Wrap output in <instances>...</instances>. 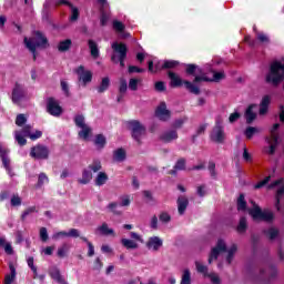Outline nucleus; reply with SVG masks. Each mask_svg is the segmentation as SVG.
<instances>
[{
	"instance_id": "1",
	"label": "nucleus",
	"mask_w": 284,
	"mask_h": 284,
	"mask_svg": "<svg viewBox=\"0 0 284 284\" xmlns=\"http://www.w3.org/2000/svg\"><path fill=\"white\" fill-rule=\"evenodd\" d=\"M186 73L193 75L195 74L193 83L190 81H184V87L186 90H189V92H191V94H201V89L196 84L201 83L202 81L219 83V81L225 79V72H216L211 65L201 69L197 65L189 64L186 68Z\"/></svg>"
},
{
	"instance_id": "2",
	"label": "nucleus",
	"mask_w": 284,
	"mask_h": 284,
	"mask_svg": "<svg viewBox=\"0 0 284 284\" xmlns=\"http://www.w3.org/2000/svg\"><path fill=\"white\" fill-rule=\"evenodd\" d=\"M24 45L32 52L33 59H37V48H45L48 38L43 33L36 31L31 38H24Z\"/></svg>"
},
{
	"instance_id": "3",
	"label": "nucleus",
	"mask_w": 284,
	"mask_h": 284,
	"mask_svg": "<svg viewBox=\"0 0 284 284\" xmlns=\"http://www.w3.org/2000/svg\"><path fill=\"white\" fill-rule=\"evenodd\" d=\"M42 135L43 132L41 131L32 133V126L30 125H26L21 131L14 132V139L19 145H26V143H28L26 140L27 136L31 139V141H37V139H41Z\"/></svg>"
},
{
	"instance_id": "4",
	"label": "nucleus",
	"mask_w": 284,
	"mask_h": 284,
	"mask_svg": "<svg viewBox=\"0 0 284 284\" xmlns=\"http://www.w3.org/2000/svg\"><path fill=\"white\" fill-rule=\"evenodd\" d=\"M253 207L248 210V214L253 221H265L270 223L274 220V213L271 210H261L254 201H251Z\"/></svg>"
},
{
	"instance_id": "5",
	"label": "nucleus",
	"mask_w": 284,
	"mask_h": 284,
	"mask_svg": "<svg viewBox=\"0 0 284 284\" xmlns=\"http://www.w3.org/2000/svg\"><path fill=\"white\" fill-rule=\"evenodd\" d=\"M112 49L114 51L112 61H114V63H120L121 68H124L125 58L128 57V47H125L123 43L113 42Z\"/></svg>"
},
{
	"instance_id": "6",
	"label": "nucleus",
	"mask_w": 284,
	"mask_h": 284,
	"mask_svg": "<svg viewBox=\"0 0 284 284\" xmlns=\"http://www.w3.org/2000/svg\"><path fill=\"white\" fill-rule=\"evenodd\" d=\"M268 190H276L275 193V207L281 212V203L284 201V179H280L268 185Z\"/></svg>"
},
{
	"instance_id": "7",
	"label": "nucleus",
	"mask_w": 284,
	"mask_h": 284,
	"mask_svg": "<svg viewBox=\"0 0 284 284\" xmlns=\"http://www.w3.org/2000/svg\"><path fill=\"white\" fill-rule=\"evenodd\" d=\"M154 63H156V58L149 61V72H159V70H170V69L176 68V65H179L178 61L165 60V61H159L155 64V69H154Z\"/></svg>"
},
{
	"instance_id": "8",
	"label": "nucleus",
	"mask_w": 284,
	"mask_h": 284,
	"mask_svg": "<svg viewBox=\"0 0 284 284\" xmlns=\"http://www.w3.org/2000/svg\"><path fill=\"white\" fill-rule=\"evenodd\" d=\"M211 140L214 143H224L225 141V131L223 130V120L221 118H217L215 121V126L211 132Z\"/></svg>"
},
{
	"instance_id": "9",
	"label": "nucleus",
	"mask_w": 284,
	"mask_h": 284,
	"mask_svg": "<svg viewBox=\"0 0 284 284\" xmlns=\"http://www.w3.org/2000/svg\"><path fill=\"white\" fill-rule=\"evenodd\" d=\"M278 128H281V124L275 123L271 129V136L266 138V142L270 145L266 150L267 154H274L276 152V145H278Z\"/></svg>"
},
{
	"instance_id": "10",
	"label": "nucleus",
	"mask_w": 284,
	"mask_h": 284,
	"mask_svg": "<svg viewBox=\"0 0 284 284\" xmlns=\"http://www.w3.org/2000/svg\"><path fill=\"white\" fill-rule=\"evenodd\" d=\"M101 170V162H94L89 165L88 169H84L82 172V178L79 180V183L82 185H88L90 181H92V172L97 173Z\"/></svg>"
},
{
	"instance_id": "11",
	"label": "nucleus",
	"mask_w": 284,
	"mask_h": 284,
	"mask_svg": "<svg viewBox=\"0 0 284 284\" xmlns=\"http://www.w3.org/2000/svg\"><path fill=\"white\" fill-rule=\"evenodd\" d=\"M129 129L132 132V136L135 141H141V136L145 134V126L141 122L134 120L129 122Z\"/></svg>"
},
{
	"instance_id": "12",
	"label": "nucleus",
	"mask_w": 284,
	"mask_h": 284,
	"mask_svg": "<svg viewBox=\"0 0 284 284\" xmlns=\"http://www.w3.org/2000/svg\"><path fill=\"white\" fill-rule=\"evenodd\" d=\"M47 112H49L51 116H61L63 109L61 105H59V102L54 100V98H49L47 100Z\"/></svg>"
},
{
	"instance_id": "13",
	"label": "nucleus",
	"mask_w": 284,
	"mask_h": 284,
	"mask_svg": "<svg viewBox=\"0 0 284 284\" xmlns=\"http://www.w3.org/2000/svg\"><path fill=\"white\" fill-rule=\"evenodd\" d=\"M195 267L200 274H203V276L210 278L212 284H221V278H219V275L216 273L209 274L207 266L201 264V262H196Z\"/></svg>"
},
{
	"instance_id": "14",
	"label": "nucleus",
	"mask_w": 284,
	"mask_h": 284,
	"mask_svg": "<svg viewBox=\"0 0 284 284\" xmlns=\"http://www.w3.org/2000/svg\"><path fill=\"white\" fill-rule=\"evenodd\" d=\"M223 252H227V246H225V242L223 240H219L215 247L212 248L211 255L209 257V263L212 261H216Z\"/></svg>"
},
{
	"instance_id": "15",
	"label": "nucleus",
	"mask_w": 284,
	"mask_h": 284,
	"mask_svg": "<svg viewBox=\"0 0 284 284\" xmlns=\"http://www.w3.org/2000/svg\"><path fill=\"white\" fill-rule=\"evenodd\" d=\"M50 151L44 145H37L31 149L30 156L32 159H48Z\"/></svg>"
},
{
	"instance_id": "16",
	"label": "nucleus",
	"mask_w": 284,
	"mask_h": 284,
	"mask_svg": "<svg viewBox=\"0 0 284 284\" xmlns=\"http://www.w3.org/2000/svg\"><path fill=\"white\" fill-rule=\"evenodd\" d=\"M75 73L79 77V81L83 83V85H88L92 81V71H85L83 65H80L75 69Z\"/></svg>"
},
{
	"instance_id": "17",
	"label": "nucleus",
	"mask_w": 284,
	"mask_h": 284,
	"mask_svg": "<svg viewBox=\"0 0 284 284\" xmlns=\"http://www.w3.org/2000/svg\"><path fill=\"white\" fill-rule=\"evenodd\" d=\"M146 247L150 250V252H159L161 247H163V240L159 236L150 237L146 242Z\"/></svg>"
},
{
	"instance_id": "18",
	"label": "nucleus",
	"mask_w": 284,
	"mask_h": 284,
	"mask_svg": "<svg viewBox=\"0 0 284 284\" xmlns=\"http://www.w3.org/2000/svg\"><path fill=\"white\" fill-rule=\"evenodd\" d=\"M155 116L160 119V121H168V119H170V110H168L165 102L160 103L155 110Z\"/></svg>"
},
{
	"instance_id": "19",
	"label": "nucleus",
	"mask_w": 284,
	"mask_h": 284,
	"mask_svg": "<svg viewBox=\"0 0 284 284\" xmlns=\"http://www.w3.org/2000/svg\"><path fill=\"white\" fill-rule=\"evenodd\" d=\"M26 97V91L23 90V85L16 83L12 91V101L13 103H19L21 99Z\"/></svg>"
},
{
	"instance_id": "20",
	"label": "nucleus",
	"mask_w": 284,
	"mask_h": 284,
	"mask_svg": "<svg viewBox=\"0 0 284 284\" xmlns=\"http://www.w3.org/2000/svg\"><path fill=\"white\" fill-rule=\"evenodd\" d=\"M270 103H272V95H264L260 103V114L262 116L267 114V110H270Z\"/></svg>"
},
{
	"instance_id": "21",
	"label": "nucleus",
	"mask_w": 284,
	"mask_h": 284,
	"mask_svg": "<svg viewBox=\"0 0 284 284\" xmlns=\"http://www.w3.org/2000/svg\"><path fill=\"white\" fill-rule=\"evenodd\" d=\"M128 205H130V196L129 195H123L122 197H121V203L119 204V203H111V204H109V210L111 211V212H114V213H116V207H119V206H121V207H128Z\"/></svg>"
},
{
	"instance_id": "22",
	"label": "nucleus",
	"mask_w": 284,
	"mask_h": 284,
	"mask_svg": "<svg viewBox=\"0 0 284 284\" xmlns=\"http://www.w3.org/2000/svg\"><path fill=\"white\" fill-rule=\"evenodd\" d=\"M98 3H100L101 10H102L100 23H101V26H106L108 20L110 19V16H108L103 10H108V8H109L108 1L106 0H98Z\"/></svg>"
},
{
	"instance_id": "23",
	"label": "nucleus",
	"mask_w": 284,
	"mask_h": 284,
	"mask_svg": "<svg viewBox=\"0 0 284 284\" xmlns=\"http://www.w3.org/2000/svg\"><path fill=\"white\" fill-rule=\"evenodd\" d=\"M49 274H50L51 278H53V281H55V283L67 284L65 280H63V276L61 275V271H59V268L57 266L51 267L49 271Z\"/></svg>"
},
{
	"instance_id": "24",
	"label": "nucleus",
	"mask_w": 284,
	"mask_h": 284,
	"mask_svg": "<svg viewBox=\"0 0 284 284\" xmlns=\"http://www.w3.org/2000/svg\"><path fill=\"white\" fill-rule=\"evenodd\" d=\"M160 139L164 143H170V141H174V140L179 139V134L176 133L175 130H171V131H166V132L162 133Z\"/></svg>"
},
{
	"instance_id": "25",
	"label": "nucleus",
	"mask_w": 284,
	"mask_h": 284,
	"mask_svg": "<svg viewBox=\"0 0 284 284\" xmlns=\"http://www.w3.org/2000/svg\"><path fill=\"white\" fill-rule=\"evenodd\" d=\"M8 149L0 145V156L2 159V165L10 172V158H8Z\"/></svg>"
},
{
	"instance_id": "26",
	"label": "nucleus",
	"mask_w": 284,
	"mask_h": 284,
	"mask_svg": "<svg viewBox=\"0 0 284 284\" xmlns=\"http://www.w3.org/2000/svg\"><path fill=\"white\" fill-rule=\"evenodd\" d=\"M169 79H171V87L172 88H181L183 83L185 84V81L181 80V77H179L176 73L170 71L169 72Z\"/></svg>"
},
{
	"instance_id": "27",
	"label": "nucleus",
	"mask_w": 284,
	"mask_h": 284,
	"mask_svg": "<svg viewBox=\"0 0 284 284\" xmlns=\"http://www.w3.org/2000/svg\"><path fill=\"white\" fill-rule=\"evenodd\" d=\"M256 108V104H252L246 109L245 112V119H246V123H252L254 121V119H256V112H254V109Z\"/></svg>"
},
{
	"instance_id": "28",
	"label": "nucleus",
	"mask_w": 284,
	"mask_h": 284,
	"mask_svg": "<svg viewBox=\"0 0 284 284\" xmlns=\"http://www.w3.org/2000/svg\"><path fill=\"white\" fill-rule=\"evenodd\" d=\"M189 201L186 197L180 196L178 199V210L179 214H185V210H187Z\"/></svg>"
},
{
	"instance_id": "29",
	"label": "nucleus",
	"mask_w": 284,
	"mask_h": 284,
	"mask_svg": "<svg viewBox=\"0 0 284 284\" xmlns=\"http://www.w3.org/2000/svg\"><path fill=\"white\" fill-rule=\"evenodd\" d=\"M61 3H63L64 6H69V8H71V21H77V19H79V9H77V7H73L72 3H70L68 0H61Z\"/></svg>"
},
{
	"instance_id": "30",
	"label": "nucleus",
	"mask_w": 284,
	"mask_h": 284,
	"mask_svg": "<svg viewBox=\"0 0 284 284\" xmlns=\"http://www.w3.org/2000/svg\"><path fill=\"white\" fill-rule=\"evenodd\" d=\"M121 243L126 250H136V247H139V243L133 240L122 239Z\"/></svg>"
},
{
	"instance_id": "31",
	"label": "nucleus",
	"mask_w": 284,
	"mask_h": 284,
	"mask_svg": "<svg viewBox=\"0 0 284 284\" xmlns=\"http://www.w3.org/2000/svg\"><path fill=\"white\" fill-rule=\"evenodd\" d=\"M260 132H261V129L255 126H248L244 131V136H246V139H252L254 135L258 134Z\"/></svg>"
},
{
	"instance_id": "32",
	"label": "nucleus",
	"mask_w": 284,
	"mask_h": 284,
	"mask_svg": "<svg viewBox=\"0 0 284 284\" xmlns=\"http://www.w3.org/2000/svg\"><path fill=\"white\" fill-rule=\"evenodd\" d=\"M97 232L102 234L103 236H110V234H114V230L108 227V224L103 223L98 227Z\"/></svg>"
},
{
	"instance_id": "33",
	"label": "nucleus",
	"mask_w": 284,
	"mask_h": 284,
	"mask_svg": "<svg viewBox=\"0 0 284 284\" xmlns=\"http://www.w3.org/2000/svg\"><path fill=\"white\" fill-rule=\"evenodd\" d=\"M237 210L239 212H245V210H247V202H245L244 194H240L237 199Z\"/></svg>"
},
{
	"instance_id": "34",
	"label": "nucleus",
	"mask_w": 284,
	"mask_h": 284,
	"mask_svg": "<svg viewBox=\"0 0 284 284\" xmlns=\"http://www.w3.org/2000/svg\"><path fill=\"white\" fill-rule=\"evenodd\" d=\"M106 182H108V174H105V172L98 173L95 178V185L98 186L105 185Z\"/></svg>"
},
{
	"instance_id": "35",
	"label": "nucleus",
	"mask_w": 284,
	"mask_h": 284,
	"mask_svg": "<svg viewBox=\"0 0 284 284\" xmlns=\"http://www.w3.org/2000/svg\"><path fill=\"white\" fill-rule=\"evenodd\" d=\"M110 88V78L105 77L102 79L100 85L98 87V92L101 94Z\"/></svg>"
},
{
	"instance_id": "36",
	"label": "nucleus",
	"mask_w": 284,
	"mask_h": 284,
	"mask_svg": "<svg viewBox=\"0 0 284 284\" xmlns=\"http://www.w3.org/2000/svg\"><path fill=\"white\" fill-rule=\"evenodd\" d=\"M89 48L91 51V57H93V59H98L99 57V45H97V42H94L93 40H89Z\"/></svg>"
},
{
	"instance_id": "37",
	"label": "nucleus",
	"mask_w": 284,
	"mask_h": 284,
	"mask_svg": "<svg viewBox=\"0 0 284 284\" xmlns=\"http://www.w3.org/2000/svg\"><path fill=\"white\" fill-rule=\"evenodd\" d=\"M72 45V40L70 39H67V40H63L59 43L58 45V50L60 52H65L67 50H70V47Z\"/></svg>"
},
{
	"instance_id": "38",
	"label": "nucleus",
	"mask_w": 284,
	"mask_h": 284,
	"mask_svg": "<svg viewBox=\"0 0 284 284\" xmlns=\"http://www.w3.org/2000/svg\"><path fill=\"white\" fill-rule=\"evenodd\" d=\"M113 159L114 161H119V162L125 161V150L123 149L115 150L113 153Z\"/></svg>"
},
{
	"instance_id": "39",
	"label": "nucleus",
	"mask_w": 284,
	"mask_h": 284,
	"mask_svg": "<svg viewBox=\"0 0 284 284\" xmlns=\"http://www.w3.org/2000/svg\"><path fill=\"white\" fill-rule=\"evenodd\" d=\"M10 275H6L4 284H12L17 276V270H14V266L10 265Z\"/></svg>"
},
{
	"instance_id": "40",
	"label": "nucleus",
	"mask_w": 284,
	"mask_h": 284,
	"mask_svg": "<svg viewBox=\"0 0 284 284\" xmlns=\"http://www.w3.org/2000/svg\"><path fill=\"white\" fill-rule=\"evenodd\" d=\"M81 131L79 132V136L80 139H83L84 141H87L88 136H90V132H92V130L90 129V126L84 125V126H80Z\"/></svg>"
},
{
	"instance_id": "41",
	"label": "nucleus",
	"mask_w": 284,
	"mask_h": 284,
	"mask_svg": "<svg viewBox=\"0 0 284 284\" xmlns=\"http://www.w3.org/2000/svg\"><path fill=\"white\" fill-rule=\"evenodd\" d=\"M113 30H115V32H119V34H123V31L125 30V24H123V22L119 20H114Z\"/></svg>"
},
{
	"instance_id": "42",
	"label": "nucleus",
	"mask_w": 284,
	"mask_h": 284,
	"mask_svg": "<svg viewBox=\"0 0 284 284\" xmlns=\"http://www.w3.org/2000/svg\"><path fill=\"white\" fill-rule=\"evenodd\" d=\"M181 284H192V275L190 270H184Z\"/></svg>"
},
{
	"instance_id": "43",
	"label": "nucleus",
	"mask_w": 284,
	"mask_h": 284,
	"mask_svg": "<svg viewBox=\"0 0 284 284\" xmlns=\"http://www.w3.org/2000/svg\"><path fill=\"white\" fill-rule=\"evenodd\" d=\"M234 254H236V246L233 244L229 250H227V256H226V263L230 265L232 263V258H234Z\"/></svg>"
},
{
	"instance_id": "44",
	"label": "nucleus",
	"mask_w": 284,
	"mask_h": 284,
	"mask_svg": "<svg viewBox=\"0 0 284 284\" xmlns=\"http://www.w3.org/2000/svg\"><path fill=\"white\" fill-rule=\"evenodd\" d=\"M245 230H247V220L245 217H241L240 223L237 225V232L240 234H243V232H245Z\"/></svg>"
},
{
	"instance_id": "45",
	"label": "nucleus",
	"mask_w": 284,
	"mask_h": 284,
	"mask_svg": "<svg viewBox=\"0 0 284 284\" xmlns=\"http://www.w3.org/2000/svg\"><path fill=\"white\" fill-rule=\"evenodd\" d=\"M27 263L30 270L33 272V278H37L39 273L37 272V266H34V257H28Z\"/></svg>"
},
{
	"instance_id": "46",
	"label": "nucleus",
	"mask_w": 284,
	"mask_h": 284,
	"mask_svg": "<svg viewBox=\"0 0 284 284\" xmlns=\"http://www.w3.org/2000/svg\"><path fill=\"white\" fill-rule=\"evenodd\" d=\"M69 250L70 246H68V244H63L61 247L58 248V256L60 258H64V256H68Z\"/></svg>"
},
{
	"instance_id": "47",
	"label": "nucleus",
	"mask_w": 284,
	"mask_h": 284,
	"mask_svg": "<svg viewBox=\"0 0 284 284\" xmlns=\"http://www.w3.org/2000/svg\"><path fill=\"white\" fill-rule=\"evenodd\" d=\"M266 236L271 240L274 241V239H276V236H278V230L271 227L267 231H265Z\"/></svg>"
},
{
	"instance_id": "48",
	"label": "nucleus",
	"mask_w": 284,
	"mask_h": 284,
	"mask_svg": "<svg viewBox=\"0 0 284 284\" xmlns=\"http://www.w3.org/2000/svg\"><path fill=\"white\" fill-rule=\"evenodd\" d=\"M94 144L99 149L104 148V145H105V136H103L102 134L97 135Z\"/></svg>"
},
{
	"instance_id": "49",
	"label": "nucleus",
	"mask_w": 284,
	"mask_h": 284,
	"mask_svg": "<svg viewBox=\"0 0 284 284\" xmlns=\"http://www.w3.org/2000/svg\"><path fill=\"white\" fill-rule=\"evenodd\" d=\"M74 123L78 128H83L88 124H85V118L83 115H75Z\"/></svg>"
},
{
	"instance_id": "50",
	"label": "nucleus",
	"mask_w": 284,
	"mask_h": 284,
	"mask_svg": "<svg viewBox=\"0 0 284 284\" xmlns=\"http://www.w3.org/2000/svg\"><path fill=\"white\" fill-rule=\"evenodd\" d=\"M50 180L48 179V175H45V173H40L39 178H38V185H45V183H49Z\"/></svg>"
},
{
	"instance_id": "51",
	"label": "nucleus",
	"mask_w": 284,
	"mask_h": 284,
	"mask_svg": "<svg viewBox=\"0 0 284 284\" xmlns=\"http://www.w3.org/2000/svg\"><path fill=\"white\" fill-rule=\"evenodd\" d=\"M140 83H141V80H139V79H131L129 81V89L135 91V90H138Z\"/></svg>"
},
{
	"instance_id": "52",
	"label": "nucleus",
	"mask_w": 284,
	"mask_h": 284,
	"mask_svg": "<svg viewBox=\"0 0 284 284\" xmlns=\"http://www.w3.org/2000/svg\"><path fill=\"white\" fill-rule=\"evenodd\" d=\"M120 92L121 94H125L128 92V81L123 78L120 79Z\"/></svg>"
},
{
	"instance_id": "53",
	"label": "nucleus",
	"mask_w": 284,
	"mask_h": 284,
	"mask_svg": "<svg viewBox=\"0 0 284 284\" xmlns=\"http://www.w3.org/2000/svg\"><path fill=\"white\" fill-rule=\"evenodd\" d=\"M264 274H266V276H268V278H274V276H276V274H277L276 267L270 266V267L264 272Z\"/></svg>"
},
{
	"instance_id": "54",
	"label": "nucleus",
	"mask_w": 284,
	"mask_h": 284,
	"mask_svg": "<svg viewBox=\"0 0 284 284\" xmlns=\"http://www.w3.org/2000/svg\"><path fill=\"white\" fill-rule=\"evenodd\" d=\"M270 176H266L264 180L260 181L257 184L254 185L255 190H261V187H265L266 183H270Z\"/></svg>"
},
{
	"instance_id": "55",
	"label": "nucleus",
	"mask_w": 284,
	"mask_h": 284,
	"mask_svg": "<svg viewBox=\"0 0 284 284\" xmlns=\"http://www.w3.org/2000/svg\"><path fill=\"white\" fill-rule=\"evenodd\" d=\"M26 121H27L26 115L19 114L16 119V125H19V128H21V125H23Z\"/></svg>"
},
{
	"instance_id": "56",
	"label": "nucleus",
	"mask_w": 284,
	"mask_h": 284,
	"mask_svg": "<svg viewBox=\"0 0 284 284\" xmlns=\"http://www.w3.org/2000/svg\"><path fill=\"white\" fill-rule=\"evenodd\" d=\"M11 205L13 207H17V206L21 205V197H19V195H13L11 197Z\"/></svg>"
},
{
	"instance_id": "57",
	"label": "nucleus",
	"mask_w": 284,
	"mask_h": 284,
	"mask_svg": "<svg viewBox=\"0 0 284 284\" xmlns=\"http://www.w3.org/2000/svg\"><path fill=\"white\" fill-rule=\"evenodd\" d=\"M130 236L133 241H135V243H143V237H141V235H139L135 232H131Z\"/></svg>"
},
{
	"instance_id": "58",
	"label": "nucleus",
	"mask_w": 284,
	"mask_h": 284,
	"mask_svg": "<svg viewBox=\"0 0 284 284\" xmlns=\"http://www.w3.org/2000/svg\"><path fill=\"white\" fill-rule=\"evenodd\" d=\"M257 39L261 43H270V38L265 33H257Z\"/></svg>"
},
{
	"instance_id": "59",
	"label": "nucleus",
	"mask_w": 284,
	"mask_h": 284,
	"mask_svg": "<svg viewBox=\"0 0 284 284\" xmlns=\"http://www.w3.org/2000/svg\"><path fill=\"white\" fill-rule=\"evenodd\" d=\"M40 239L43 242L48 241V229L45 227L40 229Z\"/></svg>"
},
{
	"instance_id": "60",
	"label": "nucleus",
	"mask_w": 284,
	"mask_h": 284,
	"mask_svg": "<svg viewBox=\"0 0 284 284\" xmlns=\"http://www.w3.org/2000/svg\"><path fill=\"white\" fill-rule=\"evenodd\" d=\"M67 236L71 239H78L79 236V230L77 229H71L69 232H67Z\"/></svg>"
},
{
	"instance_id": "61",
	"label": "nucleus",
	"mask_w": 284,
	"mask_h": 284,
	"mask_svg": "<svg viewBox=\"0 0 284 284\" xmlns=\"http://www.w3.org/2000/svg\"><path fill=\"white\" fill-rule=\"evenodd\" d=\"M33 212H37V206L28 207V209L22 213V219H26L27 216H29V214H32Z\"/></svg>"
},
{
	"instance_id": "62",
	"label": "nucleus",
	"mask_w": 284,
	"mask_h": 284,
	"mask_svg": "<svg viewBox=\"0 0 284 284\" xmlns=\"http://www.w3.org/2000/svg\"><path fill=\"white\" fill-rule=\"evenodd\" d=\"M175 170H185V160L183 159H180L175 166H174Z\"/></svg>"
},
{
	"instance_id": "63",
	"label": "nucleus",
	"mask_w": 284,
	"mask_h": 284,
	"mask_svg": "<svg viewBox=\"0 0 284 284\" xmlns=\"http://www.w3.org/2000/svg\"><path fill=\"white\" fill-rule=\"evenodd\" d=\"M61 88H62V91L64 92L65 97H70V89L68 88V82L62 80Z\"/></svg>"
},
{
	"instance_id": "64",
	"label": "nucleus",
	"mask_w": 284,
	"mask_h": 284,
	"mask_svg": "<svg viewBox=\"0 0 284 284\" xmlns=\"http://www.w3.org/2000/svg\"><path fill=\"white\" fill-rule=\"evenodd\" d=\"M241 119V114L239 112H234L230 115L229 121L230 123H234Z\"/></svg>"
}]
</instances>
